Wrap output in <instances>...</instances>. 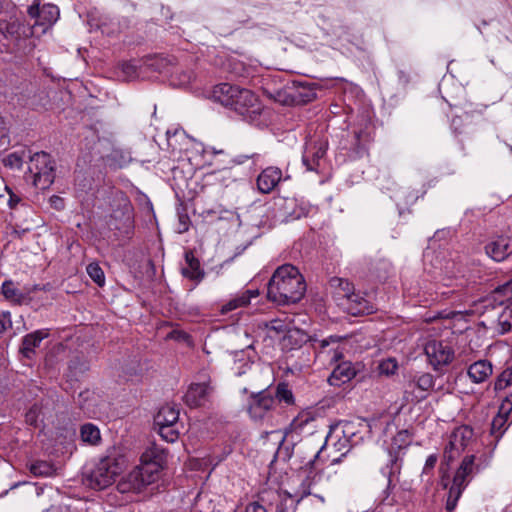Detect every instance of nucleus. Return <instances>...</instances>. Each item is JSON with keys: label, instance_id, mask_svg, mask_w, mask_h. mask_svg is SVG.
<instances>
[{"label": "nucleus", "instance_id": "nucleus-1", "mask_svg": "<svg viewBox=\"0 0 512 512\" xmlns=\"http://www.w3.org/2000/svg\"><path fill=\"white\" fill-rule=\"evenodd\" d=\"M305 292V279L298 268L291 264L278 267L267 284V298L281 306L299 302Z\"/></svg>", "mask_w": 512, "mask_h": 512}, {"label": "nucleus", "instance_id": "nucleus-2", "mask_svg": "<svg viewBox=\"0 0 512 512\" xmlns=\"http://www.w3.org/2000/svg\"><path fill=\"white\" fill-rule=\"evenodd\" d=\"M211 97L249 123L257 121L263 110L260 100L251 90L229 83L216 85Z\"/></svg>", "mask_w": 512, "mask_h": 512}, {"label": "nucleus", "instance_id": "nucleus-3", "mask_svg": "<svg viewBox=\"0 0 512 512\" xmlns=\"http://www.w3.org/2000/svg\"><path fill=\"white\" fill-rule=\"evenodd\" d=\"M163 468V456L154 450L146 451L141 456V464L134 468L119 484L121 492H141L142 489L155 482Z\"/></svg>", "mask_w": 512, "mask_h": 512}, {"label": "nucleus", "instance_id": "nucleus-4", "mask_svg": "<svg viewBox=\"0 0 512 512\" xmlns=\"http://www.w3.org/2000/svg\"><path fill=\"white\" fill-rule=\"evenodd\" d=\"M289 339L299 340V343L310 342L314 352V358L323 366H333L343 358V342L346 337L330 335L322 340L309 337L299 329H295L288 335Z\"/></svg>", "mask_w": 512, "mask_h": 512}, {"label": "nucleus", "instance_id": "nucleus-5", "mask_svg": "<svg viewBox=\"0 0 512 512\" xmlns=\"http://www.w3.org/2000/svg\"><path fill=\"white\" fill-rule=\"evenodd\" d=\"M123 459L107 456L102 458L87 475L88 486L95 490H102L114 483L116 477L123 470Z\"/></svg>", "mask_w": 512, "mask_h": 512}, {"label": "nucleus", "instance_id": "nucleus-6", "mask_svg": "<svg viewBox=\"0 0 512 512\" xmlns=\"http://www.w3.org/2000/svg\"><path fill=\"white\" fill-rule=\"evenodd\" d=\"M180 411L175 405H163L154 417V424L163 440L174 443L181 433L179 423Z\"/></svg>", "mask_w": 512, "mask_h": 512}, {"label": "nucleus", "instance_id": "nucleus-7", "mask_svg": "<svg viewBox=\"0 0 512 512\" xmlns=\"http://www.w3.org/2000/svg\"><path fill=\"white\" fill-rule=\"evenodd\" d=\"M472 461L471 457H464L453 476L451 485L450 483L448 484L447 488H449V491L445 505V509L448 512L455 510L463 491L470 483L473 475L476 474L471 470Z\"/></svg>", "mask_w": 512, "mask_h": 512}, {"label": "nucleus", "instance_id": "nucleus-8", "mask_svg": "<svg viewBox=\"0 0 512 512\" xmlns=\"http://www.w3.org/2000/svg\"><path fill=\"white\" fill-rule=\"evenodd\" d=\"M29 171L34 175V185L45 190L51 186L55 179L54 163L49 154L41 151L30 157Z\"/></svg>", "mask_w": 512, "mask_h": 512}, {"label": "nucleus", "instance_id": "nucleus-9", "mask_svg": "<svg viewBox=\"0 0 512 512\" xmlns=\"http://www.w3.org/2000/svg\"><path fill=\"white\" fill-rule=\"evenodd\" d=\"M360 425L361 424H357L353 421H340L330 427V431L325 439V444L336 438L337 440L333 444L338 450H349L362 439L359 430Z\"/></svg>", "mask_w": 512, "mask_h": 512}, {"label": "nucleus", "instance_id": "nucleus-10", "mask_svg": "<svg viewBox=\"0 0 512 512\" xmlns=\"http://www.w3.org/2000/svg\"><path fill=\"white\" fill-rule=\"evenodd\" d=\"M435 385V378L430 373L414 375L406 384L404 399L408 403H420L427 399Z\"/></svg>", "mask_w": 512, "mask_h": 512}, {"label": "nucleus", "instance_id": "nucleus-11", "mask_svg": "<svg viewBox=\"0 0 512 512\" xmlns=\"http://www.w3.org/2000/svg\"><path fill=\"white\" fill-rule=\"evenodd\" d=\"M275 408V398L267 391L252 393L248 398L247 413L253 421H263Z\"/></svg>", "mask_w": 512, "mask_h": 512}, {"label": "nucleus", "instance_id": "nucleus-12", "mask_svg": "<svg viewBox=\"0 0 512 512\" xmlns=\"http://www.w3.org/2000/svg\"><path fill=\"white\" fill-rule=\"evenodd\" d=\"M117 238L130 237L134 229V218L131 205L126 202L122 208L112 212L107 222Z\"/></svg>", "mask_w": 512, "mask_h": 512}, {"label": "nucleus", "instance_id": "nucleus-13", "mask_svg": "<svg viewBox=\"0 0 512 512\" xmlns=\"http://www.w3.org/2000/svg\"><path fill=\"white\" fill-rule=\"evenodd\" d=\"M424 352L429 364L436 371L440 370L443 366L449 365L454 359L453 348L449 344L435 339L426 343Z\"/></svg>", "mask_w": 512, "mask_h": 512}, {"label": "nucleus", "instance_id": "nucleus-14", "mask_svg": "<svg viewBox=\"0 0 512 512\" xmlns=\"http://www.w3.org/2000/svg\"><path fill=\"white\" fill-rule=\"evenodd\" d=\"M327 147L328 142L325 139H311L306 142L302 155V163L308 171L320 172Z\"/></svg>", "mask_w": 512, "mask_h": 512}, {"label": "nucleus", "instance_id": "nucleus-15", "mask_svg": "<svg viewBox=\"0 0 512 512\" xmlns=\"http://www.w3.org/2000/svg\"><path fill=\"white\" fill-rule=\"evenodd\" d=\"M43 289L40 285L19 289L12 280H6L2 283L1 293L6 300L15 305H32L34 293Z\"/></svg>", "mask_w": 512, "mask_h": 512}, {"label": "nucleus", "instance_id": "nucleus-16", "mask_svg": "<svg viewBox=\"0 0 512 512\" xmlns=\"http://www.w3.org/2000/svg\"><path fill=\"white\" fill-rule=\"evenodd\" d=\"M324 446L325 444L319 450H317L313 457L309 459V461L299 470V476L302 477L300 484V490L302 493L301 498L311 495L312 486L315 485L321 478L320 469L317 466V462Z\"/></svg>", "mask_w": 512, "mask_h": 512}, {"label": "nucleus", "instance_id": "nucleus-17", "mask_svg": "<svg viewBox=\"0 0 512 512\" xmlns=\"http://www.w3.org/2000/svg\"><path fill=\"white\" fill-rule=\"evenodd\" d=\"M40 4V0H35L28 8V15L35 19L36 25L51 26L59 18V9L53 4H45L42 7Z\"/></svg>", "mask_w": 512, "mask_h": 512}, {"label": "nucleus", "instance_id": "nucleus-18", "mask_svg": "<svg viewBox=\"0 0 512 512\" xmlns=\"http://www.w3.org/2000/svg\"><path fill=\"white\" fill-rule=\"evenodd\" d=\"M512 411V393L507 395L500 407L497 415L493 418L491 422V429L490 433L492 436H494L496 442L500 440V438L503 436L504 432L506 431L508 427V418L510 416V413Z\"/></svg>", "mask_w": 512, "mask_h": 512}, {"label": "nucleus", "instance_id": "nucleus-19", "mask_svg": "<svg viewBox=\"0 0 512 512\" xmlns=\"http://www.w3.org/2000/svg\"><path fill=\"white\" fill-rule=\"evenodd\" d=\"M316 419L312 412L310 411H301L289 424L288 427L284 429V434L281 440V443L291 434L300 435L304 432L312 433L315 428Z\"/></svg>", "mask_w": 512, "mask_h": 512}, {"label": "nucleus", "instance_id": "nucleus-20", "mask_svg": "<svg viewBox=\"0 0 512 512\" xmlns=\"http://www.w3.org/2000/svg\"><path fill=\"white\" fill-rule=\"evenodd\" d=\"M464 451V447H462L459 443L454 446V439L450 435L449 442L444 448L443 452V461L440 464L439 472H440V485L447 489L449 484V475L448 469L449 465L452 461H454L460 454Z\"/></svg>", "mask_w": 512, "mask_h": 512}, {"label": "nucleus", "instance_id": "nucleus-21", "mask_svg": "<svg viewBox=\"0 0 512 512\" xmlns=\"http://www.w3.org/2000/svg\"><path fill=\"white\" fill-rule=\"evenodd\" d=\"M486 254L497 262L512 255V237L500 236L485 246Z\"/></svg>", "mask_w": 512, "mask_h": 512}, {"label": "nucleus", "instance_id": "nucleus-22", "mask_svg": "<svg viewBox=\"0 0 512 512\" xmlns=\"http://www.w3.org/2000/svg\"><path fill=\"white\" fill-rule=\"evenodd\" d=\"M49 336L48 329H39L26 334L21 341L19 352L26 359H33L41 342Z\"/></svg>", "mask_w": 512, "mask_h": 512}, {"label": "nucleus", "instance_id": "nucleus-23", "mask_svg": "<svg viewBox=\"0 0 512 512\" xmlns=\"http://www.w3.org/2000/svg\"><path fill=\"white\" fill-rule=\"evenodd\" d=\"M486 306H505L504 309H512V279L495 288L484 300Z\"/></svg>", "mask_w": 512, "mask_h": 512}, {"label": "nucleus", "instance_id": "nucleus-24", "mask_svg": "<svg viewBox=\"0 0 512 512\" xmlns=\"http://www.w3.org/2000/svg\"><path fill=\"white\" fill-rule=\"evenodd\" d=\"M282 179L283 174L280 168L274 166L267 167L257 177V188L262 194H269Z\"/></svg>", "mask_w": 512, "mask_h": 512}, {"label": "nucleus", "instance_id": "nucleus-25", "mask_svg": "<svg viewBox=\"0 0 512 512\" xmlns=\"http://www.w3.org/2000/svg\"><path fill=\"white\" fill-rule=\"evenodd\" d=\"M212 391L213 388L208 383L191 384L184 395V402L191 408L202 406Z\"/></svg>", "mask_w": 512, "mask_h": 512}, {"label": "nucleus", "instance_id": "nucleus-26", "mask_svg": "<svg viewBox=\"0 0 512 512\" xmlns=\"http://www.w3.org/2000/svg\"><path fill=\"white\" fill-rule=\"evenodd\" d=\"M483 120L480 111H464L460 115H455L451 120V128L454 133L462 134L468 132L473 126Z\"/></svg>", "mask_w": 512, "mask_h": 512}, {"label": "nucleus", "instance_id": "nucleus-27", "mask_svg": "<svg viewBox=\"0 0 512 512\" xmlns=\"http://www.w3.org/2000/svg\"><path fill=\"white\" fill-rule=\"evenodd\" d=\"M259 296L258 289H247L234 295L229 301L223 304L220 308L222 315L228 314L236 309L248 306L252 298Z\"/></svg>", "mask_w": 512, "mask_h": 512}, {"label": "nucleus", "instance_id": "nucleus-28", "mask_svg": "<svg viewBox=\"0 0 512 512\" xmlns=\"http://www.w3.org/2000/svg\"><path fill=\"white\" fill-rule=\"evenodd\" d=\"M345 305L348 313L353 316L371 314L374 312L373 304L355 291L342 303Z\"/></svg>", "mask_w": 512, "mask_h": 512}, {"label": "nucleus", "instance_id": "nucleus-29", "mask_svg": "<svg viewBox=\"0 0 512 512\" xmlns=\"http://www.w3.org/2000/svg\"><path fill=\"white\" fill-rule=\"evenodd\" d=\"M336 364L328 379L331 385L339 386L355 377L356 370L350 361H339Z\"/></svg>", "mask_w": 512, "mask_h": 512}, {"label": "nucleus", "instance_id": "nucleus-30", "mask_svg": "<svg viewBox=\"0 0 512 512\" xmlns=\"http://www.w3.org/2000/svg\"><path fill=\"white\" fill-rule=\"evenodd\" d=\"M185 261L187 266L182 268V275L196 282L202 281L205 272L201 269L200 261L195 257L192 251L185 252Z\"/></svg>", "mask_w": 512, "mask_h": 512}, {"label": "nucleus", "instance_id": "nucleus-31", "mask_svg": "<svg viewBox=\"0 0 512 512\" xmlns=\"http://www.w3.org/2000/svg\"><path fill=\"white\" fill-rule=\"evenodd\" d=\"M493 373L492 365L487 360H479L471 364L467 374L474 383L486 381Z\"/></svg>", "mask_w": 512, "mask_h": 512}, {"label": "nucleus", "instance_id": "nucleus-32", "mask_svg": "<svg viewBox=\"0 0 512 512\" xmlns=\"http://www.w3.org/2000/svg\"><path fill=\"white\" fill-rule=\"evenodd\" d=\"M7 11H0V32L3 35H13L17 32L16 7L8 4Z\"/></svg>", "mask_w": 512, "mask_h": 512}, {"label": "nucleus", "instance_id": "nucleus-33", "mask_svg": "<svg viewBox=\"0 0 512 512\" xmlns=\"http://www.w3.org/2000/svg\"><path fill=\"white\" fill-rule=\"evenodd\" d=\"M317 98V84H300L297 86L293 99L298 103H308Z\"/></svg>", "mask_w": 512, "mask_h": 512}, {"label": "nucleus", "instance_id": "nucleus-34", "mask_svg": "<svg viewBox=\"0 0 512 512\" xmlns=\"http://www.w3.org/2000/svg\"><path fill=\"white\" fill-rule=\"evenodd\" d=\"M329 283L332 288H335L337 295L343 300H346L355 291L353 283L344 278L333 277L330 279Z\"/></svg>", "mask_w": 512, "mask_h": 512}, {"label": "nucleus", "instance_id": "nucleus-35", "mask_svg": "<svg viewBox=\"0 0 512 512\" xmlns=\"http://www.w3.org/2000/svg\"><path fill=\"white\" fill-rule=\"evenodd\" d=\"M80 437L83 442L91 445H96L101 440L99 428L92 423H86L81 426Z\"/></svg>", "mask_w": 512, "mask_h": 512}, {"label": "nucleus", "instance_id": "nucleus-36", "mask_svg": "<svg viewBox=\"0 0 512 512\" xmlns=\"http://www.w3.org/2000/svg\"><path fill=\"white\" fill-rule=\"evenodd\" d=\"M465 457L472 458L473 461L471 465V470L477 474L482 470L486 469L490 465L492 459V452L483 451L477 454L466 455Z\"/></svg>", "mask_w": 512, "mask_h": 512}, {"label": "nucleus", "instance_id": "nucleus-37", "mask_svg": "<svg viewBox=\"0 0 512 512\" xmlns=\"http://www.w3.org/2000/svg\"><path fill=\"white\" fill-rule=\"evenodd\" d=\"M275 403H285L286 405H293L295 398L289 385L285 382L278 383L275 389Z\"/></svg>", "mask_w": 512, "mask_h": 512}, {"label": "nucleus", "instance_id": "nucleus-38", "mask_svg": "<svg viewBox=\"0 0 512 512\" xmlns=\"http://www.w3.org/2000/svg\"><path fill=\"white\" fill-rule=\"evenodd\" d=\"M451 436L452 439H454V444L459 443L465 449L473 437V429L469 426L463 425L457 427L452 432Z\"/></svg>", "mask_w": 512, "mask_h": 512}, {"label": "nucleus", "instance_id": "nucleus-39", "mask_svg": "<svg viewBox=\"0 0 512 512\" xmlns=\"http://www.w3.org/2000/svg\"><path fill=\"white\" fill-rule=\"evenodd\" d=\"M30 472L35 476L48 477L55 472L54 466L47 461H36L31 464Z\"/></svg>", "mask_w": 512, "mask_h": 512}, {"label": "nucleus", "instance_id": "nucleus-40", "mask_svg": "<svg viewBox=\"0 0 512 512\" xmlns=\"http://www.w3.org/2000/svg\"><path fill=\"white\" fill-rule=\"evenodd\" d=\"M368 134L363 131L354 132V151L358 157H362L367 152Z\"/></svg>", "mask_w": 512, "mask_h": 512}, {"label": "nucleus", "instance_id": "nucleus-41", "mask_svg": "<svg viewBox=\"0 0 512 512\" xmlns=\"http://www.w3.org/2000/svg\"><path fill=\"white\" fill-rule=\"evenodd\" d=\"M264 326L266 329L268 330H271V331H275L276 333H285L287 332V335H286V338L289 340V341H292L293 339H289L288 338V335L290 332H292L293 330H287L288 329V324L281 320V319H273L271 321H266L264 323ZM295 340V343H299V340Z\"/></svg>", "mask_w": 512, "mask_h": 512}, {"label": "nucleus", "instance_id": "nucleus-42", "mask_svg": "<svg viewBox=\"0 0 512 512\" xmlns=\"http://www.w3.org/2000/svg\"><path fill=\"white\" fill-rule=\"evenodd\" d=\"M87 274L99 286L105 283V275L98 263H90L86 268Z\"/></svg>", "mask_w": 512, "mask_h": 512}, {"label": "nucleus", "instance_id": "nucleus-43", "mask_svg": "<svg viewBox=\"0 0 512 512\" xmlns=\"http://www.w3.org/2000/svg\"><path fill=\"white\" fill-rule=\"evenodd\" d=\"M419 197H420L419 191H417V190H414V189L401 190L396 194V199L398 201L397 205L400 204L401 200H403V203L405 205H413L419 199Z\"/></svg>", "mask_w": 512, "mask_h": 512}, {"label": "nucleus", "instance_id": "nucleus-44", "mask_svg": "<svg viewBox=\"0 0 512 512\" xmlns=\"http://www.w3.org/2000/svg\"><path fill=\"white\" fill-rule=\"evenodd\" d=\"M512 317V309H503V312L498 317L497 331L500 334L509 332L512 328L510 318Z\"/></svg>", "mask_w": 512, "mask_h": 512}, {"label": "nucleus", "instance_id": "nucleus-45", "mask_svg": "<svg viewBox=\"0 0 512 512\" xmlns=\"http://www.w3.org/2000/svg\"><path fill=\"white\" fill-rule=\"evenodd\" d=\"M512 385V369L504 370L496 379L495 390H503Z\"/></svg>", "mask_w": 512, "mask_h": 512}, {"label": "nucleus", "instance_id": "nucleus-46", "mask_svg": "<svg viewBox=\"0 0 512 512\" xmlns=\"http://www.w3.org/2000/svg\"><path fill=\"white\" fill-rule=\"evenodd\" d=\"M411 442V434L408 430H401L393 437V445L398 449L407 447Z\"/></svg>", "mask_w": 512, "mask_h": 512}, {"label": "nucleus", "instance_id": "nucleus-47", "mask_svg": "<svg viewBox=\"0 0 512 512\" xmlns=\"http://www.w3.org/2000/svg\"><path fill=\"white\" fill-rule=\"evenodd\" d=\"M69 369L71 371H75V373H84L89 369V365L86 360L81 359L79 356H76L72 360H70Z\"/></svg>", "mask_w": 512, "mask_h": 512}, {"label": "nucleus", "instance_id": "nucleus-48", "mask_svg": "<svg viewBox=\"0 0 512 512\" xmlns=\"http://www.w3.org/2000/svg\"><path fill=\"white\" fill-rule=\"evenodd\" d=\"M167 338L168 339H171V340H175V341H178V342H185L187 343L188 345H191L192 344V338L191 336L183 331V330H179V329H174L172 330L168 335H167Z\"/></svg>", "mask_w": 512, "mask_h": 512}, {"label": "nucleus", "instance_id": "nucleus-49", "mask_svg": "<svg viewBox=\"0 0 512 512\" xmlns=\"http://www.w3.org/2000/svg\"><path fill=\"white\" fill-rule=\"evenodd\" d=\"M40 408L34 404L25 414V421L31 426H37Z\"/></svg>", "mask_w": 512, "mask_h": 512}, {"label": "nucleus", "instance_id": "nucleus-50", "mask_svg": "<svg viewBox=\"0 0 512 512\" xmlns=\"http://www.w3.org/2000/svg\"><path fill=\"white\" fill-rule=\"evenodd\" d=\"M329 34L337 38H343L344 36L350 35V27L348 24L341 22L339 25L331 27Z\"/></svg>", "mask_w": 512, "mask_h": 512}, {"label": "nucleus", "instance_id": "nucleus-51", "mask_svg": "<svg viewBox=\"0 0 512 512\" xmlns=\"http://www.w3.org/2000/svg\"><path fill=\"white\" fill-rule=\"evenodd\" d=\"M397 368H398V365H397L396 360H394V359H388L386 361H383L379 365L380 372L382 374H386V375L394 374L395 371L397 370Z\"/></svg>", "mask_w": 512, "mask_h": 512}, {"label": "nucleus", "instance_id": "nucleus-52", "mask_svg": "<svg viewBox=\"0 0 512 512\" xmlns=\"http://www.w3.org/2000/svg\"><path fill=\"white\" fill-rule=\"evenodd\" d=\"M437 461H438V457L436 454L429 455L425 461V464H424V467L422 470V475H431L433 469L436 466Z\"/></svg>", "mask_w": 512, "mask_h": 512}, {"label": "nucleus", "instance_id": "nucleus-53", "mask_svg": "<svg viewBox=\"0 0 512 512\" xmlns=\"http://www.w3.org/2000/svg\"><path fill=\"white\" fill-rule=\"evenodd\" d=\"M178 221H179L178 232L179 233L187 232L189 229L190 219H189L188 214L185 211L178 212Z\"/></svg>", "mask_w": 512, "mask_h": 512}, {"label": "nucleus", "instance_id": "nucleus-54", "mask_svg": "<svg viewBox=\"0 0 512 512\" xmlns=\"http://www.w3.org/2000/svg\"><path fill=\"white\" fill-rule=\"evenodd\" d=\"M12 326L11 314L9 311L0 312V334Z\"/></svg>", "mask_w": 512, "mask_h": 512}, {"label": "nucleus", "instance_id": "nucleus-55", "mask_svg": "<svg viewBox=\"0 0 512 512\" xmlns=\"http://www.w3.org/2000/svg\"><path fill=\"white\" fill-rule=\"evenodd\" d=\"M121 70L127 77H134L137 75V66L131 61L122 63Z\"/></svg>", "mask_w": 512, "mask_h": 512}, {"label": "nucleus", "instance_id": "nucleus-56", "mask_svg": "<svg viewBox=\"0 0 512 512\" xmlns=\"http://www.w3.org/2000/svg\"><path fill=\"white\" fill-rule=\"evenodd\" d=\"M6 164L10 165L12 167H18L20 168L22 165V158L17 153H12L8 155L6 159Z\"/></svg>", "mask_w": 512, "mask_h": 512}, {"label": "nucleus", "instance_id": "nucleus-57", "mask_svg": "<svg viewBox=\"0 0 512 512\" xmlns=\"http://www.w3.org/2000/svg\"><path fill=\"white\" fill-rule=\"evenodd\" d=\"M245 512H268L267 509L259 502H251L246 506Z\"/></svg>", "mask_w": 512, "mask_h": 512}, {"label": "nucleus", "instance_id": "nucleus-58", "mask_svg": "<svg viewBox=\"0 0 512 512\" xmlns=\"http://www.w3.org/2000/svg\"><path fill=\"white\" fill-rule=\"evenodd\" d=\"M6 189L9 193L8 205L11 209H14L20 203L21 198L8 187H6Z\"/></svg>", "mask_w": 512, "mask_h": 512}, {"label": "nucleus", "instance_id": "nucleus-59", "mask_svg": "<svg viewBox=\"0 0 512 512\" xmlns=\"http://www.w3.org/2000/svg\"><path fill=\"white\" fill-rule=\"evenodd\" d=\"M50 203H51V206L54 207L56 210H62V209H64V206H65L63 198L56 196V195H53L50 198Z\"/></svg>", "mask_w": 512, "mask_h": 512}, {"label": "nucleus", "instance_id": "nucleus-60", "mask_svg": "<svg viewBox=\"0 0 512 512\" xmlns=\"http://www.w3.org/2000/svg\"><path fill=\"white\" fill-rule=\"evenodd\" d=\"M8 127L5 119L0 115V142L7 138Z\"/></svg>", "mask_w": 512, "mask_h": 512}, {"label": "nucleus", "instance_id": "nucleus-61", "mask_svg": "<svg viewBox=\"0 0 512 512\" xmlns=\"http://www.w3.org/2000/svg\"><path fill=\"white\" fill-rule=\"evenodd\" d=\"M260 157V154L254 153V154H245V155H239L236 158V162L238 164L244 163L248 159H253L254 161L258 160Z\"/></svg>", "mask_w": 512, "mask_h": 512}, {"label": "nucleus", "instance_id": "nucleus-62", "mask_svg": "<svg viewBox=\"0 0 512 512\" xmlns=\"http://www.w3.org/2000/svg\"><path fill=\"white\" fill-rule=\"evenodd\" d=\"M398 76H399V80L402 83L406 84L409 82V77L404 71H399Z\"/></svg>", "mask_w": 512, "mask_h": 512}, {"label": "nucleus", "instance_id": "nucleus-63", "mask_svg": "<svg viewBox=\"0 0 512 512\" xmlns=\"http://www.w3.org/2000/svg\"><path fill=\"white\" fill-rule=\"evenodd\" d=\"M276 512H287L283 503H281V504H279L277 506V511Z\"/></svg>", "mask_w": 512, "mask_h": 512}, {"label": "nucleus", "instance_id": "nucleus-64", "mask_svg": "<svg viewBox=\"0 0 512 512\" xmlns=\"http://www.w3.org/2000/svg\"><path fill=\"white\" fill-rule=\"evenodd\" d=\"M391 475H392V472L389 471V473H388V485H387L388 488L390 487V484H391Z\"/></svg>", "mask_w": 512, "mask_h": 512}]
</instances>
